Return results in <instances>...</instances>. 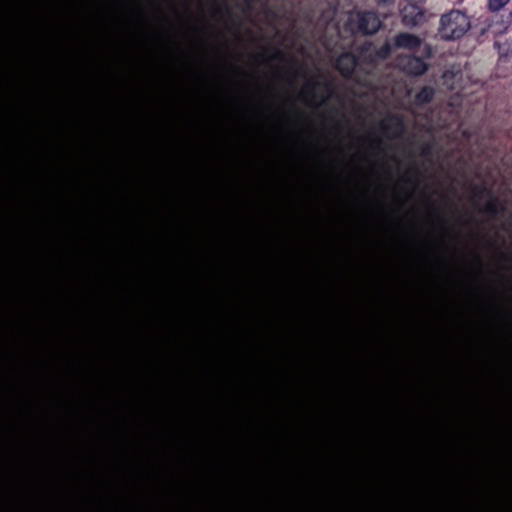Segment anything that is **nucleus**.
I'll return each instance as SVG.
<instances>
[{
  "mask_svg": "<svg viewBox=\"0 0 512 512\" xmlns=\"http://www.w3.org/2000/svg\"><path fill=\"white\" fill-rule=\"evenodd\" d=\"M510 0H488L487 7L492 12H498L503 9Z\"/></svg>",
  "mask_w": 512,
  "mask_h": 512,
  "instance_id": "obj_9",
  "label": "nucleus"
},
{
  "mask_svg": "<svg viewBox=\"0 0 512 512\" xmlns=\"http://www.w3.org/2000/svg\"><path fill=\"white\" fill-rule=\"evenodd\" d=\"M424 50L429 54V50L426 46L424 47Z\"/></svg>",
  "mask_w": 512,
  "mask_h": 512,
  "instance_id": "obj_15",
  "label": "nucleus"
},
{
  "mask_svg": "<svg viewBox=\"0 0 512 512\" xmlns=\"http://www.w3.org/2000/svg\"><path fill=\"white\" fill-rule=\"evenodd\" d=\"M121 406L127 410V411H131V405H130V402L128 401L127 398H124L122 401H121Z\"/></svg>",
  "mask_w": 512,
  "mask_h": 512,
  "instance_id": "obj_13",
  "label": "nucleus"
},
{
  "mask_svg": "<svg viewBox=\"0 0 512 512\" xmlns=\"http://www.w3.org/2000/svg\"><path fill=\"white\" fill-rule=\"evenodd\" d=\"M473 206L479 211L488 215L502 213L508 215L512 222V206L502 205L497 199H494L490 193L485 192L480 196L473 198Z\"/></svg>",
  "mask_w": 512,
  "mask_h": 512,
  "instance_id": "obj_3",
  "label": "nucleus"
},
{
  "mask_svg": "<svg viewBox=\"0 0 512 512\" xmlns=\"http://www.w3.org/2000/svg\"><path fill=\"white\" fill-rule=\"evenodd\" d=\"M113 257L116 266L117 285L121 295V320H127L124 307L134 302L130 286V265L136 260L137 250L130 244H122L115 248Z\"/></svg>",
  "mask_w": 512,
  "mask_h": 512,
  "instance_id": "obj_1",
  "label": "nucleus"
},
{
  "mask_svg": "<svg viewBox=\"0 0 512 512\" xmlns=\"http://www.w3.org/2000/svg\"><path fill=\"white\" fill-rule=\"evenodd\" d=\"M405 5L402 8V18L405 25L415 26L420 24L424 19V13L422 12L419 4L423 0H404Z\"/></svg>",
  "mask_w": 512,
  "mask_h": 512,
  "instance_id": "obj_5",
  "label": "nucleus"
},
{
  "mask_svg": "<svg viewBox=\"0 0 512 512\" xmlns=\"http://www.w3.org/2000/svg\"><path fill=\"white\" fill-rule=\"evenodd\" d=\"M390 52V46L386 45L383 51H381V56L385 57Z\"/></svg>",
  "mask_w": 512,
  "mask_h": 512,
  "instance_id": "obj_14",
  "label": "nucleus"
},
{
  "mask_svg": "<svg viewBox=\"0 0 512 512\" xmlns=\"http://www.w3.org/2000/svg\"><path fill=\"white\" fill-rule=\"evenodd\" d=\"M395 46L413 50L421 46L420 40L411 34H400L395 40Z\"/></svg>",
  "mask_w": 512,
  "mask_h": 512,
  "instance_id": "obj_7",
  "label": "nucleus"
},
{
  "mask_svg": "<svg viewBox=\"0 0 512 512\" xmlns=\"http://www.w3.org/2000/svg\"><path fill=\"white\" fill-rule=\"evenodd\" d=\"M354 59L351 55L345 54L341 56L337 61V68L344 75L350 74L354 69Z\"/></svg>",
  "mask_w": 512,
  "mask_h": 512,
  "instance_id": "obj_8",
  "label": "nucleus"
},
{
  "mask_svg": "<svg viewBox=\"0 0 512 512\" xmlns=\"http://www.w3.org/2000/svg\"><path fill=\"white\" fill-rule=\"evenodd\" d=\"M350 30L353 32H362L365 34L375 33L380 27L378 17L371 13H354L350 17Z\"/></svg>",
  "mask_w": 512,
  "mask_h": 512,
  "instance_id": "obj_4",
  "label": "nucleus"
},
{
  "mask_svg": "<svg viewBox=\"0 0 512 512\" xmlns=\"http://www.w3.org/2000/svg\"><path fill=\"white\" fill-rule=\"evenodd\" d=\"M398 65L406 73L412 75H420L424 73L427 69V65L425 64V62L422 59L416 57L402 59L400 60Z\"/></svg>",
  "mask_w": 512,
  "mask_h": 512,
  "instance_id": "obj_6",
  "label": "nucleus"
},
{
  "mask_svg": "<svg viewBox=\"0 0 512 512\" xmlns=\"http://www.w3.org/2000/svg\"><path fill=\"white\" fill-rule=\"evenodd\" d=\"M119 446L125 455H128L129 449L127 443L123 440L119 441Z\"/></svg>",
  "mask_w": 512,
  "mask_h": 512,
  "instance_id": "obj_12",
  "label": "nucleus"
},
{
  "mask_svg": "<svg viewBox=\"0 0 512 512\" xmlns=\"http://www.w3.org/2000/svg\"><path fill=\"white\" fill-rule=\"evenodd\" d=\"M470 27V19L464 12L452 10L441 17L439 33L446 40H455L464 36Z\"/></svg>",
  "mask_w": 512,
  "mask_h": 512,
  "instance_id": "obj_2",
  "label": "nucleus"
},
{
  "mask_svg": "<svg viewBox=\"0 0 512 512\" xmlns=\"http://www.w3.org/2000/svg\"><path fill=\"white\" fill-rule=\"evenodd\" d=\"M507 29V25L504 24L503 22H498L496 21L495 23H492L490 26H489V31L493 34V35H500L502 33H504Z\"/></svg>",
  "mask_w": 512,
  "mask_h": 512,
  "instance_id": "obj_10",
  "label": "nucleus"
},
{
  "mask_svg": "<svg viewBox=\"0 0 512 512\" xmlns=\"http://www.w3.org/2000/svg\"><path fill=\"white\" fill-rule=\"evenodd\" d=\"M432 97V90L429 88H424L418 95V101H428Z\"/></svg>",
  "mask_w": 512,
  "mask_h": 512,
  "instance_id": "obj_11",
  "label": "nucleus"
}]
</instances>
